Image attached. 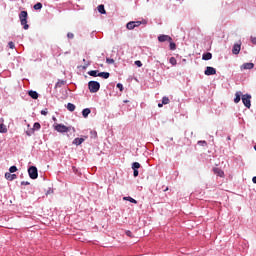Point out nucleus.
Returning a JSON list of instances; mask_svg holds the SVG:
<instances>
[{
    "label": "nucleus",
    "mask_w": 256,
    "mask_h": 256,
    "mask_svg": "<svg viewBox=\"0 0 256 256\" xmlns=\"http://www.w3.org/2000/svg\"><path fill=\"white\" fill-rule=\"evenodd\" d=\"M27 17H28L27 11L20 12L19 19H20L21 25L23 26V29H25V31H27V29H29V24H27Z\"/></svg>",
    "instance_id": "obj_1"
},
{
    "label": "nucleus",
    "mask_w": 256,
    "mask_h": 256,
    "mask_svg": "<svg viewBox=\"0 0 256 256\" xmlns=\"http://www.w3.org/2000/svg\"><path fill=\"white\" fill-rule=\"evenodd\" d=\"M88 89L90 93H97L101 89V84L97 81H90L88 82Z\"/></svg>",
    "instance_id": "obj_2"
},
{
    "label": "nucleus",
    "mask_w": 256,
    "mask_h": 256,
    "mask_svg": "<svg viewBox=\"0 0 256 256\" xmlns=\"http://www.w3.org/2000/svg\"><path fill=\"white\" fill-rule=\"evenodd\" d=\"M54 129L58 133H68V131H71V127H67L64 124H56L54 125Z\"/></svg>",
    "instance_id": "obj_3"
},
{
    "label": "nucleus",
    "mask_w": 256,
    "mask_h": 256,
    "mask_svg": "<svg viewBox=\"0 0 256 256\" xmlns=\"http://www.w3.org/2000/svg\"><path fill=\"white\" fill-rule=\"evenodd\" d=\"M28 175L30 179H37L39 177V172L37 171V167L31 166L28 169Z\"/></svg>",
    "instance_id": "obj_4"
},
{
    "label": "nucleus",
    "mask_w": 256,
    "mask_h": 256,
    "mask_svg": "<svg viewBox=\"0 0 256 256\" xmlns=\"http://www.w3.org/2000/svg\"><path fill=\"white\" fill-rule=\"evenodd\" d=\"M242 103L247 107V109H251V95H242Z\"/></svg>",
    "instance_id": "obj_5"
},
{
    "label": "nucleus",
    "mask_w": 256,
    "mask_h": 256,
    "mask_svg": "<svg viewBox=\"0 0 256 256\" xmlns=\"http://www.w3.org/2000/svg\"><path fill=\"white\" fill-rule=\"evenodd\" d=\"M158 41L160 43H165V41L171 42V41H173V38H171V36H169V35H160L158 37Z\"/></svg>",
    "instance_id": "obj_6"
},
{
    "label": "nucleus",
    "mask_w": 256,
    "mask_h": 256,
    "mask_svg": "<svg viewBox=\"0 0 256 256\" xmlns=\"http://www.w3.org/2000/svg\"><path fill=\"white\" fill-rule=\"evenodd\" d=\"M205 75L209 76V75H217V70L211 66H207L206 70H205Z\"/></svg>",
    "instance_id": "obj_7"
},
{
    "label": "nucleus",
    "mask_w": 256,
    "mask_h": 256,
    "mask_svg": "<svg viewBox=\"0 0 256 256\" xmlns=\"http://www.w3.org/2000/svg\"><path fill=\"white\" fill-rule=\"evenodd\" d=\"M240 52H241V44H234L232 48L233 55H239Z\"/></svg>",
    "instance_id": "obj_8"
},
{
    "label": "nucleus",
    "mask_w": 256,
    "mask_h": 256,
    "mask_svg": "<svg viewBox=\"0 0 256 256\" xmlns=\"http://www.w3.org/2000/svg\"><path fill=\"white\" fill-rule=\"evenodd\" d=\"M5 178L8 181H15V179H17V174H11V172H6L5 173Z\"/></svg>",
    "instance_id": "obj_9"
},
{
    "label": "nucleus",
    "mask_w": 256,
    "mask_h": 256,
    "mask_svg": "<svg viewBox=\"0 0 256 256\" xmlns=\"http://www.w3.org/2000/svg\"><path fill=\"white\" fill-rule=\"evenodd\" d=\"M202 59H203V61H209V60L213 59V54H211L210 52L204 53L202 55Z\"/></svg>",
    "instance_id": "obj_10"
},
{
    "label": "nucleus",
    "mask_w": 256,
    "mask_h": 256,
    "mask_svg": "<svg viewBox=\"0 0 256 256\" xmlns=\"http://www.w3.org/2000/svg\"><path fill=\"white\" fill-rule=\"evenodd\" d=\"M213 172L215 173V175H218V177H223L225 175V172H223L221 168H214Z\"/></svg>",
    "instance_id": "obj_11"
},
{
    "label": "nucleus",
    "mask_w": 256,
    "mask_h": 256,
    "mask_svg": "<svg viewBox=\"0 0 256 256\" xmlns=\"http://www.w3.org/2000/svg\"><path fill=\"white\" fill-rule=\"evenodd\" d=\"M28 95H29L32 99H39V94L37 93V91L30 90V91L28 92Z\"/></svg>",
    "instance_id": "obj_12"
},
{
    "label": "nucleus",
    "mask_w": 256,
    "mask_h": 256,
    "mask_svg": "<svg viewBox=\"0 0 256 256\" xmlns=\"http://www.w3.org/2000/svg\"><path fill=\"white\" fill-rule=\"evenodd\" d=\"M253 67H255V64H253V63H244L241 66V69H253Z\"/></svg>",
    "instance_id": "obj_13"
},
{
    "label": "nucleus",
    "mask_w": 256,
    "mask_h": 256,
    "mask_svg": "<svg viewBox=\"0 0 256 256\" xmlns=\"http://www.w3.org/2000/svg\"><path fill=\"white\" fill-rule=\"evenodd\" d=\"M241 95H243L241 92L235 93L234 103H239V101H241Z\"/></svg>",
    "instance_id": "obj_14"
},
{
    "label": "nucleus",
    "mask_w": 256,
    "mask_h": 256,
    "mask_svg": "<svg viewBox=\"0 0 256 256\" xmlns=\"http://www.w3.org/2000/svg\"><path fill=\"white\" fill-rule=\"evenodd\" d=\"M85 141L84 138H75L73 140V145H81Z\"/></svg>",
    "instance_id": "obj_15"
},
{
    "label": "nucleus",
    "mask_w": 256,
    "mask_h": 256,
    "mask_svg": "<svg viewBox=\"0 0 256 256\" xmlns=\"http://www.w3.org/2000/svg\"><path fill=\"white\" fill-rule=\"evenodd\" d=\"M126 28L129 29V31L135 29V21L128 22Z\"/></svg>",
    "instance_id": "obj_16"
},
{
    "label": "nucleus",
    "mask_w": 256,
    "mask_h": 256,
    "mask_svg": "<svg viewBox=\"0 0 256 256\" xmlns=\"http://www.w3.org/2000/svg\"><path fill=\"white\" fill-rule=\"evenodd\" d=\"M88 75H90V77H99V70L89 71Z\"/></svg>",
    "instance_id": "obj_17"
},
{
    "label": "nucleus",
    "mask_w": 256,
    "mask_h": 256,
    "mask_svg": "<svg viewBox=\"0 0 256 256\" xmlns=\"http://www.w3.org/2000/svg\"><path fill=\"white\" fill-rule=\"evenodd\" d=\"M109 72H100L98 73V77H102L103 79H109Z\"/></svg>",
    "instance_id": "obj_18"
},
{
    "label": "nucleus",
    "mask_w": 256,
    "mask_h": 256,
    "mask_svg": "<svg viewBox=\"0 0 256 256\" xmlns=\"http://www.w3.org/2000/svg\"><path fill=\"white\" fill-rule=\"evenodd\" d=\"M91 113V109L86 108L82 111V115L85 119H87V117H89V114Z\"/></svg>",
    "instance_id": "obj_19"
},
{
    "label": "nucleus",
    "mask_w": 256,
    "mask_h": 256,
    "mask_svg": "<svg viewBox=\"0 0 256 256\" xmlns=\"http://www.w3.org/2000/svg\"><path fill=\"white\" fill-rule=\"evenodd\" d=\"M98 11L101 13V15H105V13H107V11H105V5L103 4L98 6Z\"/></svg>",
    "instance_id": "obj_20"
},
{
    "label": "nucleus",
    "mask_w": 256,
    "mask_h": 256,
    "mask_svg": "<svg viewBox=\"0 0 256 256\" xmlns=\"http://www.w3.org/2000/svg\"><path fill=\"white\" fill-rule=\"evenodd\" d=\"M67 109H68V111H71V113H73V111H75V109H76L75 104L68 103L67 104Z\"/></svg>",
    "instance_id": "obj_21"
},
{
    "label": "nucleus",
    "mask_w": 256,
    "mask_h": 256,
    "mask_svg": "<svg viewBox=\"0 0 256 256\" xmlns=\"http://www.w3.org/2000/svg\"><path fill=\"white\" fill-rule=\"evenodd\" d=\"M123 200H124V201H129L130 203L137 204V200L133 199V198L130 197V196L124 197Z\"/></svg>",
    "instance_id": "obj_22"
},
{
    "label": "nucleus",
    "mask_w": 256,
    "mask_h": 256,
    "mask_svg": "<svg viewBox=\"0 0 256 256\" xmlns=\"http://www.w3.org/2000/svg\"><path fill=\"white\" fill-rule=\"evenodd\" d=\"M169 103H170L169 97L164 96L162 98V105H169Z\"/></svg>",
    "instance_id": "obj_23"
},
{
    "label": "nucleus",
    "mask_w": 256,
    "mask_h": 256,
    "mask_svg": "<svg viewBox=\"0 0 256 256\" xmlns=\"http://www.w3.org/2000/svg\"><path fill=\"white\" fill-rule=\"evenodd\" d=\"M34 9L35 11H39V9H43V4H41L40 2L36 3L34 5Z\"/></svg>",
    "instance_id": "obj_24"
},
{
    "label": "nucleus",
    "mask_w": 256,
    "mask_h": 256,
    "mask_svg": "<svg viewBox=\"0 0 256 256\" xmlns=\"http://www.w3.org/2000/svg\"><path fill=\"white\" fill-rule=\"evenodd\" d=\"M0 133H7V126L5 124H0Z\"/></svg>",
    "instance_id": "obj_25"
},
{
    "label": "nucleus",
    "mask_w": 256,
    "mask_h": 256,
    "mask_svg": "<svg viewBox=\"0 0 256 256\" xmlns=\"http://www.w3.org/2000/svg\"><path fill=\"white\" fill-rule=\"evenodd\" d=\"M141 167V164L139 163V162H134L133 164H132V169L133 170H137V169H139Z\"/></svg>",
    "instance_id": "obj_26"
},
{
    "label": "nucleus",
    "mask_w": 256,
    "mask_h": 256,
    "mask_svg": "<svg viewBox=\"0 0 256 256\" xmlns=\"http://www.w3.org/2000/svg\"><path fill=\"white\" fill-rule=\"evenodd\" d=\"M63 85H65V81L59 80V81L56 83L55 87H56V88H60V87H63Z\"/></svg>",
    "instance_id": "obj_27"
},
{
    "label": "nucleus",
    "mask_w": 256,
    "mask_h": 256,
    "mask_svg": "<svg viewBox=\"0 0 256 256\" xmlns=\"http://www.w3.org/2000/svg\"><path fill=\"white\" fill-rule=\"evenodd\" d=\"M170 49L171 51H175V49H177V45L175 44V42L170 41Z\"/></svg>",
    "instance_id": "obj_28"
},
{
    "label": "nucleus",
    "mask_w": 256,
    "mask_h": 256,
    "mask_svg": "<svg viewBox=\"0 0 256 256\" xmlns=\"http://www.w3.org/2000/svg\"><path fill=\"white\" fill-rule=\"evenodd\" d=\"M33 127L36 131H39V129H41V124L39 122H35Z\"/></svg>",
    "instance_id": "obj_29"
},
{
    "label": "nucleus",
    "mask_w": 256,
    "mask_h": 256,
    "mask_svg": "<svg viewBox=\"0 0 256 256\" xmlns=\"http://www.w3.org/2000/svg\"><path fill=\"white\" fill-rule=\"evenodd\" d=\"M169 61L171 65H177V59H175V57H171Z\"/></svg>",
    "instance_id": "obj_30"
},
{
    "label": "nucleus",
    "mask_w": 256,
    "mask_h": 256,
    "mask_svg": "<svg viewBox=\"0 0 256 256\" xmlns=\"http://www.w3.org/2000/svg\"><path fill=\"white\" fill-rule=\"evenodd\" d=\"M9 172H10V173H15V172H17V166H11V167L9 168Z\"/></svg>",
    "instance_id": "obj_31"
},
{
    "label": "nucleus",
    "mask_w": 256,
    "mask_h": 256,
    "mask_svg": "<svg viewBox=\"0 0 256 256\" xmlns=\"http://www.w3.org/2000/svg\"><path fill=\"white\" fill-rule=\"evenodd\" d=\"M106 63H108V65H112L113 63H115V60L111 58H107Z\"/></svg>",
    "instance_id": "obj_32"
},
{
    "label": "nucleus",
    "mask_w": 256,
    "mask_h": 256,
    "mask_svg": "<svg viewBox=\"0 0 256 256\" xmlns=\"http://www.w3.org/2000/svg\"><path fill=\"white\" fill-rule=\"evenodd\" d=\"M8 47H9L10 49H15V43L9 42V43H8Z\"/></svg>",
    "instance_id": "obj_33"
},
{
    "label": "nucleus",
    "mask_w": 256,
    "mask_h": 256,
    "mask_svg": "<svg viewBox=\"0 0 256 256\" xmlns=\"http://www.w3.org/2000/svg\"><path fill=\"white\" fill-rule=\"evenodd\" d=\"M134 63H135V65H137L138 67H143V63H141V61H139V60H136Z\"/></svg>",
    "instance_id": "obj_34"
},
{
    "label": "nucleus",
    "mask_w": 256,
    "mask_h": 256,
    "mask_svg": "<svg viewBox=\"0 0 256 256\" xmlns=\"http://www.w3.org/2000/svg\"><path fill=\"white\" fill-rule=\"evenodd\" d=\"M67 37H68V39H73V38L75 37V34L69 32V33L67 34Z\"/></svg>",
    "instance_id": "obj_35"
},
{
    "label": "nucleus",
    "mask_w": 256,
    "mask_h": 256,
    "mask_svg": "<svg viewBox=\"0 0 256 256\" xmlns=\"http://www.w3.org/2000/svg\"><path fill=\"white\" fill-rule=\"evenodd\" d=\"M198 144L202 145L203 147L207 146V142L206 141H199Z\"/></svg>",
    "instance_id": "obj_36"
},
{
    "label": "nucleus",
    "mask_w": 256,
    "mask_h": 256,
    "mask_svg": "<svg viewBox=\"0 0 256 256\" xmlns=\"http://www.w3.org/2000/svg\"><path fill=\"white\" fill-rule=\"evenodd\" d=\"M126 235H127V237H133V232L127 230Z\"/></svg>",
    "instance_id": "obj_37"
},
{
    "label": "nucleus",
    "mask_w": 256,
    "mask_h": 256,
    "mask_svg": "<svg viewBox=\"0 0 256 256\" xmlns=\"http://www.w3.org/2000/svg\"><path fill=\"white\" fill-rule=\"evenodd\" d=\"M141 25V21H135L134 22V28L139 27Z\"/></svg>",
    "instance_id": "obj_38"
},
{
    "label": "nucleus",
    "mask_w": 256,
    "mask_h": 256,
    "mask_svg": "<svg viewBox=\"0 0 256 256\" xmlns=\"http://www.w3.org/2000/svg\"><path fill=\"white\" fill-rule=\"evenodd\" d=\"M117 88H118L120 91H123V84L118 83V84H117Z\"/></svg>",
    "instance_id": "obj_39"
},
{
    "label": "nucleus",
    "mask_w": 256,
    "mask_h": 256,
    "mask_svg": "<svg viewBox=\"0 0 256 256\" xmlns=\"http://www.w3.org/2000/svg\"><path fill=\"white\" fill-rule=\"evenodd\" d=\"M251 43H253V45H256V37H251Z\"/></svg>",
    "instance_id": "obj_40"
},
{
    "label": "nucleus",
    "mask_w": 256,
    "mask_h": 256,
    "mask_svg": "<svg viewBox=\"0 0 256 256\" xmlns=\"http://www.w3.org/2000/svg\"><path fill=\"white\" fill-rule=\"evenodd\" d=\"M134 171V177H139V170H133Z\"/></svg>",
    "instance_id": "obj_41"
},
{
    "label": "nucleus",
    "mask_w": 256,
    "mask_h": 256,
    "mask_svg": "<svg viewBox=\"0 0 256 256\" xmlns=\"http://www.w3.org/2000/svg\"><path fill=\"white\" fill-rule=\"evenodd\" d=\"M47 113H48L47 110H42L41 111V115H47Z\"/></svg>",
    "instance_id": "obj_42"
},
{
    "label": "nucleus",
    "mask_w": 256,
    "mask_h": 256,
    "mask_svg": "<svg viewBox=\"0 0 256 256\" xmlns=\"http://www.w3.org/2000/svg\"><path fill=\"white\" fill-rule=\"evenodd\" d=\"M21 185H29V182L22 181Z\"/></svg>",
    "instance_id": "obj_43"
},
{
    "label": "nucleus",
    "mask_w": 256,
    "mask_h": 256,
    "mask_svg": "<svg viewBox=\"0 0 256 256\" xmlns=\"http://www.w3.org/2000/svg\"><path fill=\"white\" fill-rule=\"evenodd\" d=\"M252 182L256 184V176L252 178Z\"/></svg>",
    "instance_id": "obj_44"
},
{
    "label": "nucleus",
    "mask_w": 256,
    "mask_h": 256,
    "mask_svg": "<svg viewBox=\"0 0 256 256\" xmlns=\"http://www.w3.org/2000/svg\"><path fill=\"white\" fill-rule=\"evenodd\" d=\"M87 67H89V63H86V65L83 66V69H87Z\"/></svg>",
    "instance_id": "obj_45"
},
{
    "label": "nucleus",
    "mask_w": 256,
    "mask_h": 256,
    "mask_svg": "<svg viewBox=\"0 0 256 256\" xmlns=\"http://www.w3.org/2000/svg\"><path fill=\"white\" fill-rule=\"evenodd\" d=\"M158 107H163V103H159V104H158Z\"/></svg>",
    "instance_id": "obj_46"
},
{
    "label": "nucleus",
    "mask_w": 256,
    "mask_h": 256,
    "mask_svg": "<svg viewBox=\"0 0 256 256\" xmlns=\"http://www.w3.org/2000/svg\"><path fill=\"white\" fill-rule=\"evenodd\" d=\"M26 134H27L29 137H31V134H30V132H26Z\"/></svg>",
    "instance_id": "obj_47"
},
{
    "label": "nucleus",
    "mask_w": 256,
    "mask_h": 256,
    "mask_svg": "<svg viewBox=\"0 0 256 256\" xmlns=\"http://www.w3.org/2000/svg\"><path fill=\"white\" fill-rule=\"evenodd\" d=\"M83 62L85 63V62H86V60H85V59H83Z\"/></svg>",
    "instance_id": "obj_48"
},
{
    "label": "nucleus",
    "mask_w": 256,
    "mask_h": 256,
    "mask_svg": "<svg viewBox=\"0 0 256 256\" xmlns=\"http://www.w3.org/2000/svg\"><path fill=\"white\" fill-rule=\"evenodd\" d=\"M72 131H75V128H72Z\"/></svg>",
    "instance_id": "obj_49"
}]
</instances>
